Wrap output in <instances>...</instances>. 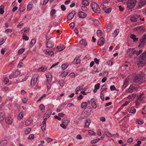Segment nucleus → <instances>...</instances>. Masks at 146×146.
<instances>
[{
	"mask_svg": "<svg viewBox=\"0 0 146 146\" xmlns=\"http://www.w3.org/2000/svg\"><path fill=\"white\" fill-rule=\"evenodd\" d=\"M141 43L139 46H143V45H144L146 42V35H144L143 36L142 38L140 40Z\"/></svg>",
	"mask_w": 146,
	"mask_h": 146,
	"instance_id": "1a4fd4ad",
	"label": "nucleus"
},
{
	"mask_svg": "<svg viewBox=\"0 0 146 146\" xmlns=\"http://www.w3.org/2000/svg\"><path fill=\"white\" fill-rule=\"evenodd\" d=\"M29 31V28H25L23 29L21 31L23 33H27Z\"/></svg>",
	"mask_w": 146,
	"mask_h": 146,
	"instance_id": "a19ab883",
	"label": "nucleus"
},
{
	"mask_svg": "<svg viewBox=\"0 0 146 146\" xmlns=\"http://www.w3.org/2000/svg\"><path fill=\"white\" fill-rule=\"evenodd\" d=\"M36 83V78L35 77V78H32L31 79V85L32 86H33L35 85Z\"/></svg>",
	"mask_w": 146,
	"mask_h": 146,
	"instance_id": "6ab92c4d",
	"label": "nucleus"
},
{
	"mask_svg": "<svg viewBox=\"0 0 146 146\" xmlns=\"http://www.w3.org/2000/svg\"><path fill=\"white\" fill-rule=\"evenodd\" d=\"M100 84L99 83H98L96 84L94 86V88L95 90H98L100 87Z\"/></svg>",
	"mask_w": 146,
	"mask_h": 146,
	"instance_id": "bf43d9fd",
	"label": "nucleus"
},
{
	"mask_svg": "<svg viewBox=\"0 0 146 146\" xmlns=\"http://www.w3.org/2000/svg\"><path fill=\"white\" fill-rule=\"evenodd\" d=\"M46 121L43 120L42 121V124L41 125V129L42 131H44L46 127Z\"/></svg>",
	"mask_w": 146,
	"mask_h": 146,
	"instance_id": "4be33fe9",
	"label": "nucleus"
},
{
	"mask_svg": "<svg viewBox=\"0 0 146 146\" xmlns=\"http://www.w3.org/2000/svg\"><path fill=\"white\" fill-rule=\"evenodd\" d=\"M100 140V139L99 138L93 139L91 141V143H96L98 142Z\"/></svg>",
	"mask_w": 146,
	"mask_h": 146,
	"instance_id": "c03bdc74",
	"label": "nucleus"
},
{
	"mask_svg": "<svg viewBox=\"0 0 146 146\" xmlns=\"http://www.w3.org/2000/svg\"><path fill=\"white\" fill-rule=\"evenodd\" d=\"M68 65L66 64H62L61 67L62 69H66L68 66Z\"/></svg>",
	"mask_w": 146,
	"mask_h": 146,
	"instance_id": "37998d69",
	"label": "nucleus"
},
{
	"mask_svg": "<svg viewBox=\"0 0 146 146\" xmlns=\"http://www.w3.org/2000/svg\"><path fill=\"white\" fill-rule=\"evenodd\" d=\"M4 82L5 84H7L9 82V80L7 78H5L4 79Z\"/></svg>",
	"mask_w": 146,
	"mask_h": 146,
	"instance_id": "338daca9",
	"label": "nucleus"
},
{
	"mask_svg": "<svg viewBox=\"0 0 146 146\" xmlns=\"http://www.w3.org/2000/svg\"><path fill=\"white\" fill-rule=\"evenodd\" d=\"M137 98V99L135 103L137 105H138L141 102H143V97L141 95H140L138 96Z\"/></svg>",
	"mask_w": 146,
	"mask_h": 146,
	"instance_id": "0eeeda50",
	"label": "nucleus"
},
{
	"mask_svg": "<svg viewBox=\"0 0 146 146\" xmlns=\"http://www.w3.org/2000/svg\"><path fill=\"white\" fill-rule=\"evenodd\" d=\"M135 51L133 48H130L127 50V54L128 55L129 57H131L133 54H135Z\"/></svg>",
	"mask_w": 146,
	"mask_h": 146,
	"instance_id": "ddd939ff",
	"label": "nucleus"
},
{
	"mask_svg": "<svg viewBox=\"0 0 146 146\" xmlns=\"http://www.w3.org/2000/svg\"><path fill=\"white\" fill-rule=\"evenodd\" d=\"M136 123L137 124H142L143 123V120L141 119H136Z\"/></svg>",
	"mask_w": 146,
	"mask_h": 146,
	"instance_id": "72a5a7b5",
	"label": "nucleus"
},
{
	"mask_svg": "<svg viewBox=\"0 0 146 146\" xmlns=\"http://www.w3.org/2000/svg\"><path fill=\"white\" fill-rule=\"evenodd\" d=\"M75 14V12L74 11H73L70 13L67 16L68 20H72Z\"/></svg>",
	"mask_w": 146,
	"mask_h": 146,
	"instance_id": "f8f14e48",
	"label": "nucleus"
},
{
	"mask_svg": "<svg viewBox=\"0 0 146 146\" xmlns=\"http://www.w3.org/2000/svg\"><path fill=\"white\" fill-rule=\"evenodd\" d=\"M91 121L90 120H86L85 123L86 127H88Z\"/></svg>",
	"mask_w": 146,
	"mask_h": 146,
	"instance_id": "4c0bfd02",
	"label": "nucleus"
},
{
	"mask_svg": "<svg viewBox=\"0 0 146 146\" xmlns=\"http://www.w3.org/2000/svg\"><path fill=\"white\" fill-rule=\"evenodd\" d=\"M104 39L102 37H101L98 42V44L100 45H103L105 42Z\"/></svg>",
	"mask_w": 146,
	"mask_h": 146,
	"instance_id": "aec40b11",
	"label": "nucleus"
},
{
	"mask_svg": "<svg viewBox=\"0 0 146 146\" xmlns=\"http://www.w3.org/2000/svg\"><path fill=\"white\" fill-rule=\"evenodd\" d=\"M119 30L118 29H116L112 33V36L115 37L119 33Z\"/></svg>",
	"mask_w": 146,
	"mask_h": 146,
	"instance_id": "cd10ccee",
	"label": "nucleus"
},
{
	"mask_svg": "<svg viewBox=\"0 0 146 146\" xmlns=\"http://www.w3.org/2000/svg\"><path fill=\"white\" fill-rule=\"evenodd\" d=\"M106 87V85L105 84H104L102 86L101 89V92H102L106 90L107 89V88Z\"/></svg>",
	"mask_w": 146,
	"mask_h": 146,
	"instance_id": "e433bc0d",
	"label": "nucleus"
},
{
	"mask_svg": "<svg viewBox=\"0 0 146 146\" xmlns=\"http://www.w3.org/2000/svg\"><path fill=\"white\" fill-rule=\"evenodd\" d=\"M128 85V82H127L126 80H125L123 84V87L124 88H126Z\"/></svg>",
	"mask_w": 146,
	"mask_h": 146,
	"instance_id": "e2e57ef3",
	"label": "nucleus"
},
{
	"mask_svg": "<svg viewBox=\"0 0 146 146\" xmlns=\"http://www.w3.org/2000/svg\"><path fill=\"white\" fill-rule=\"evenodd\" d=\"M79 44L80 45H84L86 46L87 44V42L85 40L82 39L80 41Z\"/></svg>",
	"mask_w": 146,
	"mask_h": 146,
	"instance_id": "412c9836",
	"label": "nucleus"
},
{
	"mask_svg": "<svg viewBox=\"0 0 146 146\" xmlns=\"http://www.w3.org/2000/svg\"><path fill=\"white\" fill-rule=\"evenodd\" d=\"M25 50V49L24 48H22L18 50V54H22Z\"/></svg>",
	"mask_w": 146,
	"mask_h": 146,
	"instance_id": "3c124183",
	"label": "nucleus"
},
{
	"mask_svg": "<svg viewBox=\"0 0 146 146\" xmlns=\"http://www.w3.org/2000/svg\"><path fill=\"white\" fill-rule=\"evenodd\" d=\"M56 11L55 9H52L50 12V15H52L55 14L56 13Z\"/></svg>",
	"mask_w": 146,
	"mask_h": 146,
	"instance_id": "680f3d73",
	"label": "nucleus"
},
{
	"mask_svg": "<svg viewBox=\"0 0 146 146\" xmlns=\"http://www.w3.org/2000/svg\"><path fill=\"white\" fill-rule=\"evenodd\" d=\"M58 82L60 86L62 87L65 84L63 81H59Z\"/></svg>",
	"mask_w": 146,
	"mask_h": 146,
	"instance_id": "6e6d98bb",
	"label": "nucleus"
},
{
	"mask_svg": "<svg viewBox=\"0 0 146 146\" xmlns=\"http://www.w3.org/2000/svg\"><path fill=\"white\" fill-rule=\"evenodd\" d=\"M139 88V86L134 84L131 85L129 88L126 90L127 93H132Z\"/></svg>",
	"mask_w": 146,
	"mask_h": 146,
	"instance_id": "7ed1b4c3",
	"label": "nucleus"
},
{
	"mask_svg": "<svg viewBox=\"0 0 146 146\" xmlns=\"http://www.w3.org/2000/svg\"><path fill=\"white\" fill-rule=\"evenodd\" d=\"M46 46L47 48H50L54 46V43L51 41H48L47 42Z\"/></svg>",
	"mask_w": 146,
	"mask_h": 146,
	"instance_id": "f3484780",
	"label": "nucleus"
},
{
	"mask_svg": "<svg viewBox=\"0 0 146 146\" xmlns=\"http://www.w3.org/2000/svg\"><path fill=\"white\" fill-rule=\"evenodd\" d=\"M143 51V50L142 49L139 50L138 51H135V54H136L137 55H138L140 54Z\"/></svg>",
	"mask_w": 146,
	"mask_h": 146,
	"instance_id": "09e8293b",
	"label": "nucleus"
},
{
	"mask_svg": "<svg viewBox=\"0 0 146 146\" xmlns=\"http://www.w3.org/2000/svg\"><path fill=\"white\" fill-rule=\"evenodd\" d=\"M82 4L85 6H87L89 4V2L87 0H83L82 2Z\"/></svg>",
	"mask_w": 146,
	"mask_h": 146,
	"instance_id": "c9c22d12",
	"label": "nucleus"
},
{
	"mask_svg": "<svg viewBox=\"0 0 146 146\" xmlns=\"http://www.w3.org/2000/svg\"><path fill=\"white\" fill-rule=\"evenodd\" d=\"M23 38L25 40H27L29 39V37L27 36H26L25 33H23Z\"/></svg>",
	"mask_w": 146,
	"mask_h": 146,
	"instance_id": "de8ad7c7",
	"label": "nucleus"
},
{
	"mask_svg": "<svg viewBox=\"0 0 146 146\" xmlns=\"http://www.w3.org/2000/svg\"><path fill=\"white\" fill-rule=\"evenodd\" d=\"M39 108L41 111H43L45 109V106L43 104L40 105Z\"/></svg>",
	"mask_w": 146,
	"mask_h": 146,
	"instance_id": "a18cd8bd",
	"label": "nucleus"
},
{
	"mask_svg": "<svg viewBox=\"0 0 146 146\" xmlns=\"http://www.w3.org/2000/svg\"><path fill=\"white\" fill-rule=\"evenodd\" d=\"M137 0H128L127 3V7L128 10L133 8L136 5Z\"/></svg>",
	"mask_w": 146,
	"mask_h": 146,
	"instance_id": "f03ea898",
	"label": "nucleus"
},
{
	"mask_svg": "<svg viewBox=\"0 0 146 146\" xmlns=\"http://www.w3.org/2000/svg\"><path fill=\"white\" fill-rule=\"evenodd\" d=\"M4 5H1L0 6V14L1 15L3 14L4 12Z\"/></svg>",
	"mask_w": 146,
	"mask_h": 146,
	"instance_id": "f704fd0d",
	"label": "nucleus"
},
{
	"mask_svg": "<svg viewBox=\"0 0 146 146\" xmlns=\"http://www.w3.org/2000/svg\"><path fill=\"white\" fill-rule=\"evenodd\" d=\"M128 111L129 113L134 114L136 112V110L133 107H132L128 110Z\"/></svg>",
	"mask_w": 146,
	"mask_h": 146,
	"instance_id": "b1692460",
	"label": "nucleus"
},
{
	"mask_svg": "<svg viewBox=\"0 0 146 146\" xmlns=\"http://www.w3.org/2000/svg\"><path fill=\"white\" fill-rule=\"evenodd\" d=\"M65 47L63 45L58 46L56 47L57 50L58 51H61L65 48Z\"/></svg>",
	"mask_w": 146,
	"mask_h": 146,
	"instance_id": "a878e982",
	"label": "nucleus"
},
{
	"mask_svg": "<svg viewBox=\"0 0 146 146\" xmlns=\"http://www.w3.org/2000/svg\"><path fill=\"white\" fill-rule=\"evenodd\" d=\"M80 60L77 57H76L73 61L74 64H79L80 63Z\"/></svg>",
	"mask_w": 146,
	"mask_h": 146,
	"instance_id": "bb28decb",
	"label": "nucleus"
},
{
	"mask_svg": "<svg viewBox=\"0 0 146 146\" xmlns=\"http://www.w3.org/2000/svg\"><path fill=\"white\" fill-rule=\"evenodd\" d=\"M5 121L6 123L8 124H11L13 122V119L11 117L8 116L6 118Z\"/></svg>",
	"mask_w": 146,
	"mask_h": 146,
	"instance_id": "2eb2a0df",
	"label": "nucleus"
},
{
	"mask_svg": "<svg viewBox=\"0 0 146 146\" xmlns=\"http://www.w3.org/2000/svg\"><path fill=\"white\" fill-rule=\"evenodd\" d=\"M51 113V112L50 111L46 112L43 117L44 120L46 121L47 119L50 117Z\"/></svg>",
	"mask_w": 146,
	"mask_h": 146,
	"instance_id": "dca6fc26",
	"label": "nucleus"
},
{
	"mask_svg": "<svg viewBox=\"0 0 146 146\" xmlns=\"http://www.w3.org/2000/svg\"><path fill=\"white\" fill-rule=\"evenodd\" d=\"M33 7L32 5L31 4H29L27 7V9L29 11L31 10Z\"/></svg>",
	"mask_w": 146,
	"mask_h": 146,
	"instance_id": "5fc2aeb1",
	"label": "nucleus"
},
{
	"mask_svg": "<svg viewBox=\"0 0 146 146\" xmlns=\"http://www.w3.org/2000/svg\"><path fill=\"white\" fill-rule=\"evenodd\" d=\"M84 87V85H82L81 86H79L76 88V90H77V91H79L82 90Z\"/></svg>",
	"mask_w": 146,
	"mask_h": 146,
	"instance_id": "49530a36",
	"label": "nucleus"
},
{
	"mask_svg": "<svg viewBox=\"0 0 146 146\" xmlns=\"http://www.w3.org/2000/svg\"><path fill=\"white\" fill-rule=\"evenodd\" d=\"M36 40L35 39H32L31 40V41L30 44L29 46L30 47H31L33 46L36 43Z\"/></svg>",
	"mask_w": 146,
	"mask_h": 146,
	"instance_id": "c85d7f7f",
	"label": "nucleus"
},
{
	"mask_svg": "<svg viewBox=\"0 0 146 146\" xmlns=\"http://www.w3.org/2000/svg\"><path fill=\"white\" fill-rule=\"evenodd\" d=\"M88 104L86 102H84L82 103L81 107L83 109H85L87 106Z\"/></svg>",
	"mask_w": 146,
	"mask_h": 146,
	"instance_id": "473e14b6",
	"label": "nucleus"
},
{
	"mask_svg": "<svg viewBox=\"0 0 146 146\" xmlns=\"http://www.w3.org/2000/svg\"><path fill=\"white\" fill-rule=\"evenodd\" d=\"M12 30L11 29H8L6 30L5 31V33H11L12 32Z\"/></svg>",
	"mask_w": 146,
	"mask_h": 146,
	"instance_id": "0e129e2a",
	"label": "nucleus"
},
{
	"mask_svg": "<svg viewBox=\"0 0 146 146\" xmlns=\"http://www.w3.org/2000/svg\"><path fill=\"white\" fill-rule=\"evenodd\" d=\"M97 34L98 36H101L102 34V31L100 30H98L97 32Z\"/></svg>",
	"mask_w": 146,
	"mask_h": 146,
	"instance_id": "69168bd1",
	"label": "nucleus"
},
{
	"mask_svg": "<svg viewBox=\"0 0 146 146\" xmlns=\"http://www.w3.org/2000/svg\"><path fill=\"white\" fill-rule=\"evenodd\" d=\"M143 114H146V106L143 108V111L142 112Z\"/></svg>",
	"mask_w": 146,
	"mask_h": 146,
	"instance_id": "774afa93",
	"label": "nucleus"
},
{
	"mask_svg": "<svg viewBox=\"0 0 146 146\" xmlns=\"http://www.w3.org/2000/svg\"><path fill=\"white\" fill-rule=\"evenodd\" d=\"M136 81L139 83H142L145 82V80L143 77L141 76H136Z\"/></svg>",
	"mask_w": 146,
	"mask_h": 146,
	"instance_id": "423d86ee",
	"label": "nucleus"
},
{
	"mask_svg": "<svg viewBox=\"0 0 146 146\" xmlns=\"http://www.w3.org/2000/svg\"><path fill=\"white\" fill-rule=\"evenodd\" d=\"M47 78V81L49 83L51 82L52 79V76L51 75L48 74L46 75Z\"/></svg>",
	"mask_w": 146,
	"mask_h": 146,
	"instance_id": "5701e85b",
	"label": "nucleus"
},
{
	"mask_svg": "<svg viewBox=\"0 0 146 146\" xmlns=\"http://www.w3.org/2000/svg\"><path fill=\"white\" fill-rule=\"evenodd\" d=\"M100 7L102 8L103 10L104 11L106 9V6L104 4H102L101 5Z\"/></svg>",
	"mask_w": 146,
	"mask_h": 146,
	"instance_id": "13d9d810",
	"label": "nucleus"
},
{
	"mask_svg": "<svg viewBox=\"0 0 146 146\" xmlns=\"http://www.w3.org/2000/svg\"><path fill=\"white\" fill-rule=\"evenodd\" d=\"M94 99L92 98L90 101H88V103H91V105L92 108L95 109L97 107V105L96 102L94 101Z\"/></svg>",
	"mask_w": 146,
	"mask_h": 146,
	"instance_id": "6e6552de",
	"label": "nucleus"
},
{
	"mask_svg": "<svg viewBox=\"0 0 146 146\" xmlns=\"http://www.w3.org/2000/svg\"><path fill=\"white\" fill-rule=\"evenodd\" d=\"M140 17V15H135L131 16L130 17V20L132 22H136L137 19Z\"/></svg>",
	"mask_w": 146,
	"mask_h": 146,
	"instance_id": "9d476101",
	"label": "nucleus"
},
{
	"mask_svg": "<svg viewBox=\"0 0 146 146\" xmlns=\"http://www.w3.org/2000/svg\"><path fill=\"white\" fill-rule=\"evenodd\" d=\"M104 133L106 136L109 137H111V134L108 131L106 130L104 131Z\"/></svg>",
	"mask_w": 146,
	"mask_h": 146,
	"instance_id": "58836bf2",
	"label": "nucleus"
},
{
	"mask_svg": "<svg viewBox=\"0 0 146 146\" xmlns=\"http://www.w3.org/2000/svg\"><path fill=\"white\" fill-rule=\"evenodd\" d=\"M68 72H64L62 73L60 75L61 77L63 78L66 76L68 74Z\"/></svg>",
	"mask_w": 146,
	"mask_h": 146,
	"instance_id": "79ce46f5",
	"label": "nucleus"
},
{
	"mask_svg": "<svg viewBox=\"0 0 146 146\" xmlns=\"http://www.w3.org/2000/svg\"><path fill=\"white\" fill-rule=\"evenodd\" d=\"M23 113L22 112H21L19 114L18 117L19 118L20 120L23 117Z\"/></svg>",
	"mask_w": 146,
	"mask_h": 146,
	"instance_id": "603ef678",
	"label": "nucleus"
},
{
	"mask_svg": "<svg viewBox=\"0 0 146 146\" xmlns=\"http://www.w3.org/2000/svg\"><path fill=\"white\" fill-rule=\"evenodd\" d=\"M111 11V9L110 8H108L107 9H106L105 10L104 12L106 13H110Z\"/></svg>",
	"mask_w": 146,
	"mask_h": 146,
	"instance_id": "8fccbe9b",
	"label": "nucleus"
},
{
	"mask_svg": "<svg viewBox=\"0 0 146 146\" xmlns=\"http://www.w3.org/2000/svg\"><path fill=\"white\" fill-rule=\"evenodd\" d=\"M146 62V60H141L139 58V61L138 63V65L139 66H141L144 65Z\"/></svg>",
	"mask_w": 146,
	"mask_h": 146,
	"instance_id": "a211bd4d",
	"label": "nucleus"
},
{
	"mask_svg": "<svg viewBox=\"0 0 146 146\" xmlns=\"http://www.w3.org/2000/svg\"><path fill=\"white\" fill-rule=\"evenodd\" d=\"M139 58L141 60H146V52L143 53L140 56Z\"/></svg>",
	"mask_w": 146,
	"mask_h": 146,
	"instance_id": "393cba45",
	"label": "nucleus"
},
{
	"mask_svg": "<svg viewBox=\"0 0 146 146\" xmlns=\"http://www.w3.org/2000/svg\"><path fill=\"white\" fill-rule=\"evenodd\" d=\"M134 97H135V96H134V94H132L129 95L127 98L129 99H131L132 98H133Z\"/></svg>",
	"mask_w": 146,
	"mask_h": 146,
	"instance_id": "052dcab7",
	"label": "nucleus"
},
{
	"mask_svg": "<svg viewBox=\"0 0 146 146\" xmlns=\"http://www.w3.org/2000/svg\"><path fill=\"white\" fill-rule=\"evenodd\" d=\"M92 108L90 107H88L85 110L83 111L81 114L82 118L84 119L88 117L91 114Z\"/></svg>",
	"mask_w": 146,
	"mask_h": 146,
	"instance_id": "f257e3e1",
	"label": "nucleus"
},
{
	"mask_svg": "<svg viewBox=\"0 0 146 146\" xmlns=\"http://www.w3.org/2000/svg\"><path fill=\"white\" fill-rule=\"evenodd\" d=\"M5 115L4 113L1 112L0 113V121H3L4 119Z\"/></svg>",
	"mask_w": 146,
	"mask_h": 146,
	"instance_id": "2f4dec72",
	"label": "nucleus"
},
{
	"mask_svg": "<svg viewBox=\"0 0 146 146\" xmlns=\"http://www.w3.org/2000/svg\"><path fill=\"white\" fill-rule=\"evenodd\" d=\"M78 15L79 18L84 19L86 17L87 15L86 13L82 11H80L78 13Z\"/></svg>",
	"mask_w": 146,
	"mask_h": 146,
	"instance_id": "4468645a",
	"label": "nucleus"
},
{
	"mask_svg": "<svg viewBox=\"0 0 146 146\" xmlns=\"http://www.w3.org/2000/svg\"><path fill=\"white\" fill-rule=\"evenodd\" d=\"M92 8L93 11L95 13H98L100 11L99 6L96 3L93 2L91 4Z\"/></svg>",
	"mask_w": 146,
	"mask_h": 146,
	"instance_id": "20e7f679",
	"label": "nucleus"
},
{
	"mask_svg": "<svg viewBox=\"0 0 146 146\" xmlns=\"http://www.w3.org/2000/svg\"><path fill=\"white\" fill-rule=\"evenodd\" d=\"M31 123V121L30 119H27L25 122V124L27 126L29 125Z\"/></svg>",
	"mask_w": 146,
	"mask_h": 146,
	"instance_id": "864d4df0",
	"label": "nucleus"
},
{
	"mask_svg": "<svg viewBox=\"0 0 146 146\" xmlns=\"http://www.w3.org/2000/svg\"><path fill=\"white\" fill-rule=\"evenodd\" d=\"M47 69V68L45 66H42L38 68V70L39 72H44Z\"/></svg>",
	"mask_w": 146,
	"mask_h": 146,
	"instance_id": "c756f323",
	"label": "nucleus"
},
{
	"mask_svg": "<svg viewBox=\"0 0 146 146\" xmlns=\"http://www.w3.org/2000/svg\"><path fill=\"white\" fill-rule=\"evenodd\" d=\"M69 121L66 118H64L62 120V123L60 124V126L64 129H66L68 124Z\"/></svg>",
	"mask_w": 146,
	"mask_h": 146,
	"instance_id": "39448f33",
	"label": "nucleus"
},
{
	"mask_svg": "<svg viewBox=\"0 0 146 146\" xmlns=\"http://www.w3.org/2000/svg\"><path fill=\"white\" fill-rule=\"evenodd\" d=\"M81 8L82 10L84 11H87L88 9L87 7L85 6V5L82 6Z\"/></svg>",
	"mask_w": 146,
	"mask_h": 146,
	"instance_id": "4d7b16f0",
	"label": "nucleus"
},
{
	"mask_svg": "<svg viewBox=\"0 0 146 146\" xmlns=\"http://www.w3.org/2000/svg\"><path fill=\"white\" fill-rule=\"evenodd\" d=\"M146 4V0H139V3L137 5V7L141 8Z\"/></svg>",
	"mask_w": 146,
	"mask_h": 146,
	"instance_id": "9b49d317",
	"label": "nucleus"
},
{
	"mask_svg": "<svg viewBox=\"0 0 146 146\" xmlns=\"http://www.w3.org/2000/svg\"><path fill=\"white\" fill-rule=\"evenodd\" d=\"M15 77L18 76L21 74L20 72L18 70H16L15 72H13Z\"/></svg>",
	"mask_w": 146,
	"mask_h": 146,
	"instance_id": "7c9ffc66",
	"label": "nucleus"
},
{
	"mask_svg": "<svg viewBox=\"0 0 146 146\" xmlns=\"http://www.w3.org/2000/svg\"><path fill=\"white\" fill-rule=\"evenodd\" d=\"M135 35L133 34H131V35L130 37L133 40L134 42L138 40V38H136Z\"/></svg>",
	"mask_w": 146,
	"mask_h": 146,
	"instance_id": "ea45409f",
	"label": "nucleus"
}]
</instances>
